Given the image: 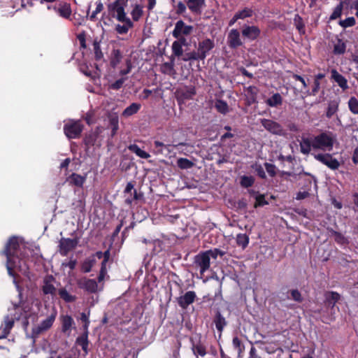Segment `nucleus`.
Here are the masks:
<instances>
[{"mask_svg":"<svg viewBox=\"0 0 358 358\" xmlns=\"http://www.w3.org/2000/svg\"><path fill=\"white\" fill-rule=\"evenodd\" d=\"M206 252H207L208 255H209L210 258L212 257L213 259H216L217 257V256L222 257L226 254L225 251L221 250L218 248H215L213 250H209Z\"/></svg>","mask_w":358,"mask_h":358,"instance_id":"51","label":"nucleus"},{"mask_svg":"<svg viewBox=\"0 0 358 358\" xmlns=\"http://www.w3.org/2000/svg\"><path fill=\"white\" fill-rule=\"evenodd\" d=\"M128 149L135 153L137 156L142 159H148L150 155L149 153L146 152L145 151L141 150L137 145L136 144H131L128 146Z\"/></svg>","mask_w":358,"mask_h":358,"instance_id":"29","label":"nucleus"},{"mask_svg":"<svg viewBox=\"0 0 358 358\" xmlns=\"http://www.w3.org/2000/svg\"><path fill=\"white\" fill-rule=\"evenodd\" d=\"M233 345L237 350L238 355H240L245 350V347L242 343V341L238 338V336H235L233 338Z\"/></svg>","mask_w":358,"mask_h":358,"instance_id":"49","label":"nucleus"},{"mask_svg":"<svg viewBox=\"0 0 358 358\" xmlns=\"http://www.w3.org/2000/svg\"><path fill=\"white\" fill-rule=\"evenodd\" d=\"M255 171L257 173V176L262 178L265 179L266 178L265 171L263 169V167L260 164H255L254 166Z\"/></svg>","mask_w":358,"mask_h":358,"instance_id":"59","label":"nucleus"},{"mask_svg":"<svg viewBox=\"0 0 358 358\" xmlns=\"http://www.w3.org/2000/svg\"><path fill=\"white\" fill-rule=\"evenodd\" d=\"M213 322L215 324V327L218 331L222 333L224 327L227 324V322L224 318V317L221 314L219 310H216Z\"/></svg>","mask_w":358,"mask_h":358,"instance_id":"21","label":"nucleus"},{"mask_svg":"<svg viewBox=\"0 0 358 358\" xmlns=\"http://www.w3.org/2000/svg\"><path fill=\"white\" fill-rule=\"evenodd\" d=\"M83 129V125L80 121L69 120V138L78 137Z\"/></svg>","mask_w":358,"mask_h":358,"instance_id":"16","label":"nucleus"},{"mask_svg":"<svg viewBox=\"0 0 358 358\" xmlns=\"http://www.w3.org/2000/svg\"><path fill=\"white\" fill-rule=\"evenodd\" d=\"M331 236L334 237L335 241L341 245H345L348 243V239L340 232H338L332 229H329Z\"/></svg>","mask_w":358,"mask_h":358,"instance_id":"35","label":"nucleus"},{"mask_svg":"<svg viewBox=\"0 0 358 358\" xmlns=\"http://www.w3.org/2000/svg\"><path fill=\"white\" fill-rule=\"evenodd\" d=\"M55 280L52 275L46 276L43 280V285L42 286V291L45 294H51L55 295L57 289L53 285L52 282Z\"/></svg>","mask_w":358,"mask_h":358,"instance_id":"18","label":"nucleus"},{"mask_svg":"<svg viewBox=\"0 0 358 358\" xmlns=\"http://www.w3.org/2000/svg\"><path fill=\"white\" fill-rule=\"evenodd\" d=\"M14 282L16 285V288L18 292L19 301L17 303H13V307L9 310L10 313L8 315L11 316L15 321L22 320V325L24 328H27L29 324V317L31 315V305L27 301L23 299V289L18 285L15 280H14Z\"/></svg>","mask_w":358,"mask_h":358,"instance_id":"2","label":"nucleus"},{"mask_svg":"<svg viewBox=\"0 0 358 358\" xmlns=\"http://www.w3.org/2000/svg\"><path fill=\"white\" fill-rule=\"evenodd\" d=\"M77 345L82 348L83 350L87 354L88 352V331H84V332L79 336L76 341Z\"/></svg>","mask_w":358,"mask_h":358,"instance_id":"24","label":"nucleus"},{"mask_svg":"<svg viewBox=\"0 0 358 358\" xmlns=\"http://www.w3.org/2000/svg\"><path fill=\"white\" fill-rule=\"evenodd\" d=\"M193 31L192 26L187 25L182 20H178L175 24L172 34L174 38H179L181 36H189L192 34Z\"/></svg>","mask_w":358,"mask_h":358,"instance_id":"9","label":"nucleus"},{"mask_svg":"<svg viewBox=\"0 0 358 358\" xmlns=\"http://www.w3.org/2000/svg\"><path fill=\"white\" fill-rule=\"evenodd\" d=\"M123 57L122 52L119 49H113L110 56V64L115 69L121 62Z\"/></svg>","mask_w":358,"mask_h":358,"instance_id":"23","label":"nucleus"},{"mask_svg":"<svg viewBox=\"0 0 358 358\" xmlns=\"http://www.w3.org/2000/svg\"><path fill=\"white\" fill-rule=\"evenodd\" d=\"M59 252L62 256H66L67 255V239L66 238H62L59 243Z\"/></svg>","mask_w":358,"mask_h":358,"instance_id":"56","label":"nucleus"},{"mask_svg":"<svg viewBox=\"0 0 358 358\" xmlns=\"http://www.w3.org/2000/svg\"><path fill=\"white\" fill-rule=\"evenodd\" d=\"M260 122L266 131L273 135L280 136H285L286 135V131L282 126L273 120L264 118L260 120Z\"/></svg>","mask_w":358,"mask_h":358,"instance_id":"5","label":"nucleus"},{"mask_svg":"<svg viewBox=\"0 0 358 358\" xmlns=\"http://www.w3.org/2000/svg\"><path fill=\"white\" fill-rule=\"evenodd\" d=\"M266 103L270 107H278L282 104V97L279 93H275L268 98L266 101Z\"/></svg>","mask_w":358,"mask_h":358,"instance_id":"28","label":"nucleus"},{"mask_svg":"<svg viewBox=\"0 0 358 358\" xmlns=\"http://www.w3.org/2000/svg\"><path fill=\"white\" fill-rule=\"evenodd\" d=\"M345 51V44L340 39L334 45V52L336 55L343 54Z\"/></svg>","mask_w":358,"mask_h":358,"instance_id":"47","label":"nucleus"},{"mask_svg":"<svg viewBox=\"0 0 358 358\" xmlns=\"http://www.w3.org/2000/svg\"><path fill=\"white\" fill-rule=\"evenodd\" d=\"M102 130L99 127H96L94 130L90 131L87 134H85L84 138V143L85 145L87 147L94 146V145H101V143H98V139L101 133Z\"/></svg>","mask_w":358,"mask_h":358,"instance_id":"13","label":"nucleus"},{"mask_svg":"<svg viewBox=\"0 0 358 358\" xmlns=\"http://www.w3.org/2000/svg\"><path fill=\"white\" fill-rule=\"evenodd\" d=\"M241 34L244 38L249 41H255L259 37L261 34V30L257 26H250L245 24L243 27Z\"/></svg>","mask_w":358,"mask_h":358,"instance_id":"12","label":"nucleus"},{"mask_svg":"<svg viewBox=\"0 0 358 358\" xmlns=\"http://www.w3.org/2000/svg\"><path fill=\"white\" fill-rule=\"evenodd\" d=\"M264 166L270 176L273 177L275 176V166L274 164L266 162Z\"/></svg>","mask_w":358,"mask_h":358,"instance_id":"58","label":"nucleus"},{"mask_svg":"<svg viewBox=\"0 0 358 358\" xmlns=\"http://www.w3.org/2000/svg\"><path fill=\"white\" fill-rule=\"evenodd\" d=\"M355 22L356 21L354 17H349L345 19L344 20H341L339 22V24L343 28H347L354 26L355 24Z\"/></svg>","mask_w":358,"mask_h":358,"instance_id":"52","label":"nucleus"},{"mask_svg":"<svg viewBox=\"0 0 358 358\" xmlns=\"http://www.w3.org/2000/svg\"><path fill=\"white\" fill-rule=\"evenodd\" d=\"M126 80H127L126 78H121L117 80L113 83L110 84L109 85V88L112 89V90H118L122 87V85Z\"/></svg>","mask_w":358,"mask_h":358,"instance_id":"54","label":"nucleus"},{"mask_svg":"<svg viewBox=\"0 0 358 358\" xmlns=\"http://www.w3.org/2000/svg\"><path fill=\"white\" fill-rule=\"evenodd\" d=\"M180 94L184 99H191L196 94L195 87L193 86L186 87L181 90Z\"/></svg>","mask_w":358,"mask_h":358,"instance_id":"31","label":"nucleus"},{"mask_svg":"<svg viewBox=\"0 0 358 358\" xmlns=\"http://www.w3.org/2000/svg\"><path fill=\"white\" fill-rule=\"evenodd\" d=\"M236 244L245 249L249 243V236L245 234H238L236 238Z\"/></svg>","mask_w":358,"mask_h":358,"instance_id":"34","label":"nucleus"},{"mask_svg":"<svg viewBox=\"0 0 358 358\" xmlns=\"http://www.w3.org/2000/svg\"><path fill=\"white\" fill-rule=\"evenodd\" d=\"M350 110L354 114H358V100L355 96H352L348 101Z\"/></svg>","mask_w":358,"mask_h":358,"instance_id":"46","label":"nucleus"},{"mask_svg":"<svg viewBox=\"0 0 358 358\" xmlns=\"http://www.w3.org/2000/svg\"><path fill=\"white\" fill-rule=\"evenodd\" d=\"M187 5L189 9L194 13L200 14L205 6L204 0H188Z\"/></svg>","mask_w":358,"mask_h":358,"instance_id":"19","label":"nucleus"},{"mask_svg":"<svg viewBox=\"0 0 358 358\" xmlns=\"http://www.w3.org/2000/svg\"><path fill=\"white\" fill-rule=\"evenodd\" d=\"M80 71L83 73L86 76L93 78L92 73L88 70V66L85 64H81L80 66Z\"/></svg>","mask_w":358,"mask_h":358,"instance_id":"63","label":"nucleus"},{"mask_svg":"<svg viewBox=\"0 0 358 358\" xmlns=\"http://www.w3.org/2000/svg\"><path fill=\"white\" fill-rule=\"evenodd\" d=\"M109 123L112 127L111 136L113 137L116 134L117 131L119 129L118 117L117 116L110 117Z\"/></svg>","mask_w":358,"mask_h":358,"instance_id":"45","label":"nucleus"},{"mask_svg":"<svg viewBox=\"0 0 358 358\" xmlns=\"http://www.w3.org/2000/svg\"><path fill=\"white\" fill-rule=\"evenodd\" d=\"M324 304L327 308L333 309L336 303L340 300L341 295L336 292H327L324 294Z\"/></svg>","mask_w":358,"mask_h":358,"instance_id":"17","label":"nucleus"},{"mask_svg":"<svg viewBox=\"0 0 358 358\" xmlns=\"http://www.w3.org/2000/svg\"><path fill=\"white\" fill-rule=\"evenodd\" d=\"M140 108L141 105L139 103H133L124 110L122 115L124 117H129L134 115L138 111Z\"/></svg>","mask_w":358,"mask_h":358,"instance_id":"33","label":"nucleus"},{"mask_svg":"<svg viewBox=\"0 0 358 358\" xmlns=\"http://www.w3.org/2000/svg\"><path fill=\"white\" fill-rule=\"evenodd\" d=\"M182 60L185 62L191 61V60H201L197 51H192L190 52H187L183 55Z\"/></svg>","mask_w":358,"mask_h":358,"instance_id":"50","label":"nucleus"},{"mask_svg":"<svg viewBox=\"0 0 358 358\" xmlns=\"http://www.w3.org/2000/svg\"><path fill=\"white\" fill-rule=\"evenodd\" d=\"M217 110L222 114H227L229 112V106L226 101L223 100H217L215 104Z\"/></svg>","mask_w":358,"mask_h":358,"instance_id":"36","label":"nucleus"},{"mask_svg":"<svg viewBox=\"0 0 358 358\" xmlns=\"http://www.w3.org/2000/svg\"><path fill=\"white\" fill-rule=\"evenodd\" d=\"M77 38L79 41L80 45L83 48H86V41H85V34L82 32L77 36Z\"/></svg>","mask_w":358,"mask_h":358,"instance_id":"62","label":"nucleus"},{"mask_svg":"<svg viewBox=\"0 0 358 358\" xmlns=\"http://www.w3.org/2000/svg\"><path fill=\"white\" fill-rule=\"evenodd\" d=\"M53 9L60 16L64 19H67V3H64L63 5H59V7L54 6Z\"/></svg>","mask_w":358,"mask_h":358,"instance_id":"42","label":"nucleus"},{"mask_svg":"<svg viewBox=\"0 0 358 358\" xmlns=\"http://www.w3.org/2000/svg\"><path fill=\"white\" fill-rule=\"evenodd\" d=\"M132 19L134 21H138L143 15L142 7L139 5H136L131 11Z\"/></svg>","mask_w":358,"mask_h":358,"instance_id":"48","label":"nucleus"},{"mask_svg":"<svg viewBox=\"0 0 358 358\" xmlns=\"http://www.w3.org/2000/svg\"><path fill=\"white\" fill-rule=\"evenodd\" d=\"M186 10V6L182 1H179L176 6V13L180 15L185 13Z\"/></svg>","mask_w":358,"mask_h":358,"instance_id":"64","label":"nucleus"},{"mask_svg":"<svg viewBox=\"0 0 358 358\" xmlns=\"http://www.w3.org/2000/svg\"><path fill=\"white\" fill-rule=\"evenodd\" d=\"M215 43L213 40L210 38H206L201 41L198 43L197 53L201 60H204L207 56V54L214 48Z\"/></svg>","mask_w":358,"mask_h":358,"instance_id":"10","label":"nucleus"},{"mask_svg":"<svg viewBox=\"0 0 358 358\" xmlns=\"http://www.w3.org/2000/svg\"><path fill=\"white\" fill-rule=\"evenodd\" d=\"M227 43L228 46L231 49H237L238 47L243 45V42L241 38V34L238 29H232L229 31L227 35Z\"/></svg>","mask_w":358,"mask_h":358,"instance_id":"11","label":"nucleus"},{"mask_svg":"<svg viewBox=\"0 0 358 358\" xmlns=\"http://www.w3.org/2000/svg\"><path fill=\"white\" fill-rule=\"evenodd\" d=\"M248 93L251 96V99L255 101L258 92V90L255 86H250L247 89Z\"/></svg>","mask_w":358,"mask_h":358,"instance_id":"61","label":"nucleus"},{"mask_svg":"<svg viewBox=\"0 0 358 358\" xmlns=\"http://www.w3.org/2000/svg\"><path fill=\"white\" fill-rule=\"evenodd\" d=\"M331 78L343 90H345L348 88V81L346 78L340 74L336 70H331Z\"/></svg>","mask_w":358,"mask_h":358,"instance_id":"20","label":"nucleus"},{"mask_svg":"<svg viewBox=\"0 0 358 358\" xmlns=\"http://www.w3.org/2000/svg\"><path fill=\"white\" fill-rule=\"evenodd\" d=\"M314 158L331 170L338 169L341 165L340 162L329 153L316 154L314 155Z\"/></svg>","mask_w":358,"mask_h":358,"instance_id":"7","label":"nucleus"},{"mask_svg":"<svg viewBox=\"0 0 358 358\" xmlns=\"http://www.w3.org/2000/svg\"><path fill=\"white\" fill-rule=\"evenodd\" d=\"M236 14V17H238V19H245L246 17H250L253 14V10L251 8H245L242 10H239Z\"/></svg>","mask_w":358,"mask_h":358,"instance_id":"43","label":"nucleus"},{"mask_svg":"<svg viewBox=\"0 0 358 358\" xmlns=\"http://www.w3.org/2000/svg\"><path fill=\"white\" fill-rule=\"evenodd\" d=\"M255 203L254 204V207L255 208L258 207H262L264 206L268 205V202L265 199L264 194H257L255 196Z\"/></svg>","mask_w":358,"mask_h":358,"instance_id":"44","label":"nucleus"},{"mask_svg":"<svg viewBox=\"0 0 358 358\" xmlns=\"http://www.w3.org/2000/svg\"><path fill=\"white\" fill-rule=\"evenodd\" d=\"M96 260L94 257L87 259L82 264V270L85 273H88L91 271L92 267L95 264Z\"/></svg>","mask_w":358,"mask_h":358,"instance_id":"41","label":"nucleus"},{"mask_svg":"<svg viewBox=\"0 0 358 358\" xmlns=\"http://www.w3.org/2000/svg\"><path fill=\"white\" fill-rule=\"evenodd\" d=\"M294 22L296 29L299 31L304 29V24L303 22V20L299 15H295Z\"/></svg>","mask_w":358,"mask_h":358,"instance_id":"57","label":"nucleus"},{"mask_svg":"<svg viewBox=\"0 0 358 358\" xmlns=\"http://www.w3.org/2000/svg\"><path fill=\"white\" fill-rule=\"evenodd\" d=\"M210 258L206 252H200L194 257V263L200 268V274L202 275L209 269Z\"/></svg>","mask_w":358,"mask_h":358,"instance_id":"8","label":"nucleus"},{"mask_svg":"<svg viewBox=\"0 0 358 358\" xmlns=\"http://www.w3.org/2000/svg\"><path fill=\"white\" fill-rule=\"evenodd\" d=\"M196 296L194 291H188L183 296L177 298L178 305L183 309H186L190 304H192Z\"/></svg>","mask_w":358,"mask_h":358,"instance_id":"15","label":"nucleus"},{"mask_svg":"<svg viewBox=\"0 0 358 358\" xmlns=\"http://www.w3.org/2000/svg\"><path fill=\"white\" fill-rule=\"evenodd\" d=\"M255 182V178L252 176H243L241 178L240 184L242 187L248 188L252 187Z\"/></svg>","mask_w":358,"mask_h":358,"instance_id":"40","label":"nucleus"},{"mask_svg":"<svg viewBox=\"0 0 358 358\" xmlns=\"http://www.w3.org/2000/svg\"><path fill=\"white\" fill-rule=\"evenodd\" d=\"M100 40H98V38H95L93 41V52L94 55V59L96 61H100L101 59H103V53L101 51V47H100Z\"/></svg>","mask_w":358,"mask_h":358,"instance_id":"26","label":"nucleus"},{"mask_svg":"<svg viewBox=\"0 0 358 358\" xmlns=\"http://www.w3.org/2000/svg\"><path fill=\"white\" fill-rule=\"evenodd\" d=\"M27 250L24 245L20 244L17 237L13 236L8 240L3 252L7 259L6 268L10 276L15 278V269L29 276V266L25 257Z\"/></svg>","mask_w":358,"mask_h":358,"instance_id":"1","label":"nucleus"},{"mask_svg":"<svg viewBox=\"0 0 358 358\" xmlns=\"http://www.w3.org/2000/svg\"><path fill=\"white\" fill-rule=\"evenodd\" d=\"M290 294H291V296H292V299L298 302V303H301L303 300L302 296H301V294L300 293V292L298 290V289H292L290 290Z\"/></svg>","mask_w":358,"mask_h":358,"instance_id":"55","label":"nucleus"},{"mask_svg":"<svg viewBox=\"0 0 358 358\" xmlns=\"http://www.w3.org/2000/svg\"><path fill=\"white\" fill-rule=\"evenodd\" d=\"M192 351L195 355H200L201 357H203L206 354V348L203 345L199 343L197 344L192 343Z\"/></svg>","mask_w":358,"mask_h":358,"instance_id":"37","label":"nucleus"},{"mask_svg":"<svg viewBox=\"0 0 358 358\" xmlns=\"http://www.w3.org/2000/svg\"><path fill=\"white\" fill-rule=\"evenodd\" d=\"M339 101L338 100H332L328 103L326 116L331 118L338 110Z\"/></svg>","mask_w":358,"mask_h":358,"instance_id":"27","label":"nucleus"},{"mask_svg":"<svg viewBox=\"0 0 358 358\" xmlns=\"http://www.w3.org/2000/svg\"><path fill=\"white\" fill-rule=\"evenodd\" d=\"M299 145L301 152L303 155H308L311 151V148H313V138L303 137Z\"/></svg>","mask_w":358,"mask_h":358,"instance_id":"22","label":"nucleus"},{"mask_svg":"<svg viewBox=\"0 0 358 358\" xmlns=\"http://www.w3.org/2000/svg\"><path fill=\"white\" fill-rule=\"evenodd\" d=\"M85 180V178L78 174L73 173L69 177V182L78 187H81Z\"/></svg>","mask_w":358,"mask_h":358,"instance_id":"32","label":"nucleus"},{"mask_svg":"<svg viewBox=\"0 0 358 358\" xmlns=\"http://www.w3.org/2000/svg\"><path fill=\"white\" fill-rule=\"evenodd\" d=\"M122 22L125 24L123 25L117 24L115 27L116 31L120 34H127L129 29L133 27V23L129 18L126 19Z\"/></svg>","mask_w":358,"mask_h":358,"instance_id":"30","label":"nucleus"},{"mask_svg":"<svg viewBox=\"0 0 358 358\" xmlns=\"http://www.w3.org/2000/svg\"><path fill=\"white\" fill-rule=\"evenodd\" d=\"M172 51L175 56L180 57L182 55L183 50L182 46L178 43L174 41L172 44Z\"/></svg>","mask_w":358,"mask_h":358,"instance_id":"53","label":"nucleus"},{"mask_svg":"<svg viewBox=\"0 0 358 358\" xmlns=\"http://www.w3.org/2000/svg\"><path fill=\"white\" fill-rule=\"evenodd\" d=\"M127 2L128 0H116L108 6L110 13L120 22L128 19L124 12V8L127 6Z\"/></svg>","mask_w":358,"mask_h":358,"instance_id":"4","label":"nucleus"},{"mask_svg":"<svg viewBox=\"0 0 358 358\" xmlns=\"http://www.w3.org/2000/svg\"><path fill=\"white\" fill-rule=\"evenodd\" d=\"M177 165L182 169H191L194 166V164L186 158H180L177 161Z\"/></svg>","mask_w":358,"mask_h":358,"instance_id":"38","label":"nucleus"},{"mask_svg":"<svg viewBox=\"0 0 358 358\" xmlns=\"http://www.w3.org/2000/svg\"><path fill=\"white\" fill-rule=\"evenodd\" d=\"M55 321V316L50 315L43 320L40 324L33 327L31 331L32 337L36 339L40 335L47 331L52 326Z\"/></svg>","mask_w":358,"mask_h":358,"instance_id":"6","label":"nucleus"},{"mask_svg":"<svg viewBox=\"0 0 358 358\" xmlns=\"http://www.w3.org/2000/svg\"><path fill=\"white\" fill-rule=\"evenodd\" d=\"M313 149L322 150H331L334 146V137L330 132H322L313 136Z\"/></svg>","mask_w":358,"mask_h":358,"instance_id":"3","label":"nucleus"},{"mask_svg":"<svg viewBox=\"0 0 358 358\" xmlns=\"http://www.w3.org/2000/svg\"><path fill=\"white\" fill-rule=\"evenodd\" d=\"M15 321L11 316L6 315L0 326V339L6 338L14 326Z\"/></svg>","mask_w":358,"mask_h":358,"instance_id":"14","label":"nucleus"},{"mask_svg":"<svg viewBox=\"0 0 358 358\" xmlns=\"http://www.w3.org/2000/svg\"><path fill=\"white\" fill-rule=\"evenodd\" d=\"M345 1H341L334 8L333 13L330 15L329 20H334L341 17L343 8V3Z\"/></svg>","mask_w":358,"mask_h":358,"instance_id":"39","label":"nucleus"},{"mask_svg":"<svg viewBox=\"0 0 358 358\" xmlns=\"http://www.w3.org/2000/svg\"><path fill=\"white\" fill-rule=\"evenodd\" d=\"M80 320L84 322L83 329L84 331H88V326L90 324V321L87 315L85 313H82L80 315Z\"/></svg>","mask_w":358,"mask_h":358,"instance_id":"60","label":"nucleus"},{"mask_svg":"<svg viewBox=\"0 0 358 358\" xmlns=\"http://www.w3.org/2000/svg\"><path fill=\"white\" fill-rule=\"evenodd\" d=\"M79 284L90 292H95L98 287L96 282L92 279H85L80 281Z\"/></svg>","mask_w":358,"mask_h":358,"instance_id":"25","label":"nucleus"}]
</instances>
